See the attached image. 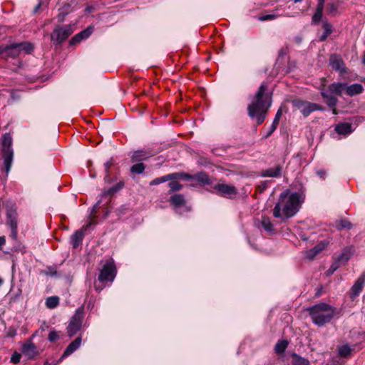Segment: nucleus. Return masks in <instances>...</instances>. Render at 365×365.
<instances>
[{"label":"nucleus","instance_id":"obj_21","mask_svg":"<svg viewBox=\"0 0 365 365\" xmlns=\"http://www.w3.org/2000/svg\"><path fill=\"white\" fill-rule=\"evenodd\" d=\"M345 91L348 96H354L361 94L364 91V88L361 84L354 83L349 86H346Z\"/></svg>","mask_w":365,"mask_h":365},{"label":"nucleus","instance_id":"obj_39","mask_svg":"<svg viewBox=\"0 0 365 365\" xmlns=\"http://www.w3.org/2000/svg\"><path fill=\"white\" fill-rule=\"evenodd\" d=\"M124 186V182L120 181L114 186L110 187L108 190L107 191V193L108 195H113L117 192H118L120 190H121Z\"/></svg>","mask_w":365,"mask_h":365},{"label":"nucleus","instance_id":"obj_33","mask_svg":"<svg viewBox=\"0 0 365 365\" xmlns=\"http://www.w3.org/2000/svg\"><path fill=\"white\" fill-rule=\"evenodd\" d=\"M59 304V298L58 297H50L46 299V305L49 309L56 308Z\"/></svg>","mask_w":365,"mask_h":365},{"label":"nucleus","instance_id":"obj_23","mask_svg":"<svg viewBox=\"0 0 365 365\" xmlns=\"http://www.w3.org/2000/svg\"><path fill=\"white\" fill-rule=\"evenodd\" d=\"M346 89V83H334L329 86L328 90L330 93L340 96Z\"/></svg>","mask_w":365,"mask_h":365},{"label":"nucleus","instance_id":"obj_46","mask_svg":"<svg viewBox=\"0 0 365 365\" xmlns=\"http://www.w3.org/2000/svg\"><path fill=\"white\" fill-rule=\"evenodd\" d=\"M58 337L59 336L56 331H51L50 333L48 334V339L50 341L53 342L57 340Z\"/></svg>","mask_w":365,"mask_h":365},{"label":"nucleus","instance_id":"obj_35","mask_svg":"<svg viewBox=\"0 0 365 365\" xmlns=\"http://www.w3.org/2000/svg\"><path fill=\"white\" fill-rule=\"evenodd\" d=\"M145 166L143 163H135L130 168V172L133 174H142L145 170Z\"/></svg>","mask_w":365,"mask_h":365},{"label":"nucleus","instance_id":"obj_22","mask_svg":"<svg viewBox=\"0 0 365 365\" xmlns=\"http://www.w3.org/2000/svg\"><path fill=\"white\" fill-rule=\"evenodd\" d=\"M20 45L19 43L11 44L9 46H7L4 49V53L6 56L11 58H16L21 53V49L19 47Z\"/></svg>","mask_w":365,"mask_h":365},{"label":"nucleus","instance_id":"obj_48","mask_svg":"<svg viewBox=\"0 0 365 365\" xmlns=\"http://www.w3.org/2000/svg\"><path fill=\"white\" fill-rule=\"evenodd\" d=\"M20 359H21V355L17 354V353H14L12 356H11V362H13L14 364H17L20 361Z\"/></svg>","mask_w":365,"mask_h":365},{"label":"nucleus","instance_id":"obj_17","mask_svg":"<svg viewBox=\"0 0 365 365\" xmlns=\"http://www.w3.org/2000/svg\"><path fill=\"white\" fill-rule=\"evenodd\" d=\"M86 230V227H83L81 230H77L71 236V244L72 245L73 248L78 247L80 245V244L82 242L83 239L84 237V230Z\"/></svg>","mask_w":365,"mask_h":365},{"label":"nucleus","instance_id":"obj_38","mask_svg":"<svg viewBox=\"0 0 365 365\" xmlns=\"http://www.w3.org/2000/svg\"><path fill=\"white\" fill-rule=\"evenodd\" d=\"M169 181L170 182L168 183V186L170 187V192L178 191L182 189V185L180 183H179L177 180H173Z\"/></svg>","mask_w":365,"mask_h":365},{"label":"nucleus","instance_id":"obj_6","mask_svg":"<svg viewBox=\"0 0 365 365\" xmlns=\"http://www.w3.org/2000/svg\"><path fill=\"white\" fill-rule=\"evenodd\" d=\"M83 309H77L67 327V333L70 337H72L81 330L83 322Z\"/></svg>","mask_w":365,"mask_h":365},{"label":"nucleus","instance_id":"obj_31","mask_svg":"<svg viewBox=\"0 0 365 365\" xmlns=\"http://www.w3.org/2000/svg\"><path fill=\"white\" fill-rule=\"evenodd\" d=\"M352 349L351 346L346 344L338 347L339 356L340 357H347L351 353Z\"/></svg>","mask_w":365,"mask_h":365},{"label":"nucleus","instance_id":"obj_30","mask_svg":"<svg viewBox=\"0 0 365 365\" xmlns=\"http://www.w3.org/2000/svg\"><path fill=\"white\" fill-rule=\"evenodd\" d=\"M336 227L339 230H350L352 227V225L346 219H340L336 222Z\"/></svg>","mask_w":365,"mask_h":365},{"label":"nucleus","instance_id":"obj_41","mask_svg":"<svg viewBox=\"0 0 365 365\" xmlns=\"http://www.w3.org/2000/svg\"><path fill=\"white\" fill-rule=\"evenodd\" d=\"M280 16L281 15L276 14H266V15H263V16H259L258 17V19L260 21H269V20H274Z\"/></svg>","mask_w":365,"mask_h":365},{"label":"nucleus","instance_id":"obj_7","mask_svg":"<svg viewBox=\"0 0 365 365\" xmlns=\"http://www.w3.org/2000/svg\"><path fill=\"white\" fill-rule=\"evenodd\" d=\"M115 274L116 269L114 262L111 260H107L103 265L98 279L101 282H113Z\"/></svg>","mask_w":365,"mask_h":365},{"label":"nucleus","instance_id":"obj_3","mask_svg":"<svg viewBox=\"0 0 365 365\" xmlns=\"http://www.w3.org/2000/svg\"><path fill=\"white\" fill-rule=\"evenodd\" d=\"M336 309L326 303H319L307 309L313 323L322 327L331 322Z\"/></svg>","mask_w":365,"mask_h":365},{"label":"nucleus","instance_id":"obj_5","mask_svg":"<svg viewBox=\"0 0 365 365\" xmlns=\"http://www.w3.org/2000/svg\"><path fill=\"white\" fill-rule=\"evenodd\" d=\"M73 33L71 25L57 26L51 34V40L53 43L61 44Z\"/></svg>","mask_w":365,"mask_h":365},{"label":"nucleus","instance_id":"obj_51","mask_svg":"<svg viewBox=\"0 0 365 365\" xmlns=\"http://www.w3.org/2000/svg\"><path fill=\"white\" fill-rule=\"evenodd\" d=\"M6 242L5 237L4 236L0 237V247L4 245Z\"/></svg>","mask_w":365,"mask_h":365},{"label":"nucleus","instance_id":"obj_19","mask_svg":"<svg viewBox=\"0 0 365 365\" xmlns=\"http://www.w3.org/2000/svg\"><path fill=\"white\" fill-rule=\"evenodd\" d=\"M327 244L321 242L313 248L306 252V257L309 259H313L320 252L325 249Z\"/></svg>","mask_w":365,"mask_h":365},{"label":"nucleus","instance_id":"obj_45","mask_svg":"<svg viewBox=\"0 0 365 365\" xmlns=\"http://www.w3.org/2000/svg\"><path fill=\"white\" fill-rule=\"evenodd\" d=\"M294 365H309V361L304 358L297 356L294 360Z\"/></svg>","mask_w":365,"mask_h":365},{"label":"nucleus","instance_id":"obj_15","mask_svg":"<svg viewBox=\"0 0 365 365\" xmlns=\"http://www.w3.org/2000/svg\"><path fill=\"white\" fill-rule=\"evenodd\" d=\"M81 337H77L74 341H73L69 345L66 347L64 352L63 353L61 359L66 358L73 354L75 351H76L81 346Z\"/></svg>","mask_w":365,"mask_h":365},{"label":"nucleus","instance_id":"obj_53","mask_svg":"<svg viewBox=\"0 0 365 365\" xmlns=\"http://www.w3.org/2000/svg\"><path fill=\"white\" fill-rule=\"evenodd\" d=\"M362 63L365 66V52L364 53L362 56Z\"/></svg>","mask_w":365,"mask_h":365},{"label":"nucleus","instance_id":"obj_28","mask_svg":"<svg viewBox=\"0 0 365 365\" xmlns=\"http://www.w3.org/2000/svg\"><path fill=\"white\" fill-rule=\"evenodd\" d=\"M340 6V1H335L329 2L327 4V11L331 15H336Z\"/></svg>","mask_w":365,"mask_h":365},{"label":"nucleus","instance_id":"obj_13","mask_svg":"<svg viewBox=\"0 0 365 365\" xmlns=\"http://www.w3.org/2000/svg\"><path fill=\"white\" fill-rule=\"evenodd\" d=\"M321 95L325 101L327 106L333 108V113L336 114V108H334L338 102V99L333 93H329L324 88L321 89Z\"/></svg>","mask_w":365,"mask_h":365},{"label":"nucleus","instance_id":"obj_14","mask_svg":"<svg viewBox=\"0 0 365 365\" xmlns=\"http://www.w3.org/2000/svg\"><path fill=\"white\" fill-rule=\"evenodd\" d=\"M353 255V252L351 248H345L342 250V252L338 255H334V260L339 263L341 266L345 265L349 259Z\"/></svg>","mask_w":365,"mask_h":365},{"label":"nucleus","instance_id":"obj_27","mask_svg":"<svg viewBox=\"0 0 365 365\" xmlns=\"http://www.w3.org/2000/svg\"><path fill=\"white\" fill-rule=\"evenodd\" d=\"M261 225L268 233L272 234L273 232V224L269 217L263 216L261 220Z\"/></svg>","mask_w":365,"mask_h":365},{"label":"nucleus","instance_id":"obj_10","mask_svg":"<svg viewBox=\"0 0 365 365\" xmlns=\"http://www.w3.org/2000/svg\"><path fill=\"white\" fill-rule=\"evenodd\" d=\"M214 189L218 195L227 198H233L237 194V188L229 184L218 183L214 186Z\"/></svg>","mask_w":365,"mask_h":365},{"label":"nucleus","instance_id":"obj_4","mask_svg":"<svg viewBox=\"0 0 365 365\" xmlns=\"http://www.w3.org/2000/svg\"><path fill=\"white\" fill-rule=\"evenodd\" d=\"M12 138L10 133H5L1 138V152L4 159V169L6 174L11 170L14 158V151L11 148Z\"/></svg>","mask_w":365,"mask_h":365},{"label":"nucleus","instance_id":"obj_58","mask_svg":"<svg viewBox=\"0 0 365 365\" xmlns=\"http://www.w3.org/2000/svg\"><path fill=\"white\" fill-rule=\"evenodd\" d=\"M45 365H49L48 363H46Z\"/></svg>","mask_w":365,"mask_h":365},{"label":"nucleus","instance_id":"obj_47","mask_svg":"<svg viewBox=\"0 0 365 365\" xmlns=\"http://www.w3.org/2000/svg\"><path fill=\"white\" fill-rule=\"evenodd\" d=\"M341 266L334 260L328 271L330 274H333Z\"/></svg>","mask_w":365,"mask_h":365},{"label":"nucleus","instance_id":"obj_44","mask_svg":"<svg viewBox=\"0 0 365 365\" xmlns=\"http://www.w3.org/2000/svg\"><path fill=\"white\" fill-rule=\"evenodd\" d=\"M113 165V158H110L109 160H108L106 163H104L105 171L106 173L105 179L109 178V175H110L109 170Z\"/></svg>","mask_w":365,"mask_h":365},{"label":"nucleus","instance_id":"obj_24","mask_svg":"<svg viewBox=\"0 0 365 365\" xmlns=\"http://www.w3.org/2000/svg\"><path fill=\"white\" fill-rule=\"evenodd\" d=\"M335 130L341 135H347L352 132L351 124L349 123H341L336 125Z\"/></svg>","mask_w":365,"mask_h":365},{"label":"nucleus","instance_id":"obj_29","mask_svg":"<svg viewBox=\"0 0 365 365\" xmlns=\"http://www.w3.org/2000/svg\"><path fill=\"white\" fill-rule=\"evenodd\" d=\"M282 115V111L281 109H279L275 115L274 119L272 124L271 125V128H270V130L266 136L267 138L268 136H269L277 128V125L279 124V122Z\"/></svg>","mask_w":365,"mask_h":365},{"label":"nucleus","instance_id":"obj_20","mask_svg":"<svg viewBox=\"0 0 365 365\" xmlns=\"http://www.w3.org/2000/svg\"><path fill=\"white\" fill-rule=\"evenodd\" d=\"M170 202L175 209H178L185 205V200L182 195L175 194L170 197Z\"/></svg>","mask_w":365,"mask_h":365},{"label":"nucleus","instance_id":"obj_36","mask_svg":"<svg viewBox=\"0 0 365 365\" xmlns=\"http://www.w3.org/2000/svg\"><path fill=\"white\" fill-rule=\"evenodd\" d=\"M192 179H195V180H197L198 182H200L203 184H208L210 182L208 175L207 174H205V173H200L195 175H192Z\"/></svg>","mask_w":365,"mask_h":365},{"label":"nucleus","instance_id":"obj_37","mask_svg":"<svg viewBox=\"0 0 365 365\" xmlns=\"http://www.w3.org/2000/svg\"><path fill=\"white\" fill-rule=\"evenodd\" d=\"M323 9L316 8V11L312 16V23L317 24L319 23L322 17Z\"/></svg>","mask_w":365,"mask_h":365},{"label":"nucleus","instance_id":"obj_57","mask_svg":"<svg viewBox=\"0 0 365 365\" xmlns=\"http://www.w3.org/2000/svg\"><path fill=\"white\" fill-rule=\"evenodd\" d=\"M363 82H364V84H365V78L363 80Z\"/></svg>","mask_w":365,"mask_h":365},{"label":"nucleus","instance_id":"obj_12","mask_svg":"<svg viewBox=\"0 0 365 365\" xmlns=\"http://www.w3.org/2000/svg\"><path fill=\"white\" fill-rule=\"evenodd\" d=\"M365 284V275H361L351 288L350 299L354 300L363 290Z\"/></svg>","mask_w":365,"mask_h":365},{"label":"nucleus","instance_id":"obj_25","mask_svg":"<svg viewBox=\"0 0 365 365\" xmlns=\"http://www.w3.org/2000/svg\"><path fill=\"white\" fill-rule=\"evenodd\" d=\"M150 155L148 153L143 150H136L131 156V161L133 163L140 162L147 160Z\"/></svg>","mask_w":365,"mask_h":365},{"label":"nucleus","instance_id":"obj_11","mask_svg":"<svg viewBox=\"0 0 365 365\" xmlns=\"http://www.w3.org/2000/svg\"><path fill=\"white\" fill-rule=\"evenodd\" d=\"M329 65L340 73H347V68L341 57L337 54H332L329 58Z\"/></svg>","mask_w":365,"mask_h":365},{"label":"nucleus","instance_id":"obj_43","mask_svg":"<svg viewBox=\"0 0 365 365\" xmlns=\"http://www.w3.org/2000/svg\"><path fill=\"white\" fill-rule=\"evenodd\" d=\"M21 51H25L26 53H29L33 50V46L29 43H19Z\"/></svg>","mask_w":365,"mask_h":365},{"label":"nucleus","instance_id":"obj_54","mask_svg":"<svg viewBox=\"0 0 365 365\" xmlns=\"http://www.w3.org/2000/svg\"><path fill=\"white\" fill-rule=\"evenodd\" d=\"M40 6H41V4H38L37 5V6H36V8L35 11H36V10L40 7Z\"/></svg>","mask_w":365,"mask_h":365},{"label":"nucleus","instance_id":"obj_56","mask_svg":"<svg viewBox=\"0 0 365 365\" xmlns=\"http://www.w3.org/2000/svg\"><path fill=\"white\" fill-rule=\"evenodd\" d=\"M3 280L0 278V286L2 284Z\"/></svg>","mask_w":365,"mask_h":365},{"label":"nucleus","instance_id":"obj_8","mask_svg":"<svg viewBox=\"0 0 365 365\" xmlns=\"http://www.w3.org/2000/svg\"><path fill=\"white\" fill-rule=\"evenodd\" d=\"M17 210L15 205L12 204L6 207V224L11 227L12 238L16 239L17 236Z\"/></svg>","mask_w":365,"mask_h":365},{"label":"nucleus","instance_id":"obj_18","mask_svg":"<svg viewBox=\"0 0 365 365\" xmlns=\"http://www.w3.org/2000/svg\"><path fill=\"white\" fill-rule=\"evenodd\" d=\"M92 33V29L91 28H87L86 29L81 31L80 33L75 35L70 41V45H76L80 43L82 40L87 38Z\"/></svg>","mask_w":365,"mask_h":365},{"label":"nucleus","instance_id":"obj_52","mask_svg":"<svg viewBox=\"0 0 365 365\" xmlns=\"http://www.w3.org/2000/svg\"><path fill=\"white\" fill-rule=\"evenodd\" d=\"M95 289H96V290L100 292V291H101L103 289V286L100 287V286H98L97 284H95Z\"/></svg>","mask_w":365,"mask_h":365},{"label":"nucleus","instance_id":"obj_1","mask_svg":"<svg viewBox=\"0 0 365 365\" xmlns=\"http://www.w3.org/2000/svg\"><path fill=\"white\" fill-rule=\"evenodd\" d=\"M267 83L263 82L247 107L249 116L251 118H255L257 125H260L264 121L267 113L272 106V93L267 91Z\"/></svg>","mask_w":365,"mask_h":365},{"label":"nucleus","instance_id":"obj_55","mask_svg":"<svg viewBox=\"0 0 365 365\" xmlns=\"http://www.w3.org/2000/svg\"><path fill=\"white\" fill-rule=\"evenodd\" d=\"M301 1H302V0H294V2H295V3H299V2H301Z\"/></svg>","mask_w":365,"mask_h":365},{"label":"nucleus","instance_id":"obj_9","mask_svg":"<svg viewBox=\"0 0 365 365\" xmlns=\"http://www.w3.org/2000/svg\"><path fill=\"white\" fill-rule=\"evenodd\" d=\"M293 104L304 116L309 115L314 110H324V108L317 103L300 100L294 101Z\"/></svg>","mask_w":365,"mask_h":365},{"label":"nucleus","instance_id":"obj_49","mask_svg":"<svg viewBox=\"0 0 365 365\" xmlns=\"http://www.w3.org/2000/svg\"><path fill=\"white\" fill-rule=\"evenodd\" d=\"M317 1H318V3H317V7L321 8V9H324V6L325 0H317Z\"/></svg>","mask_w":365,"mask_h":365},{"label":"nucleus","instance_id":"obj_26","mask_svg":"<svg viewBox=\"0 0 365 365\" xmlns=\"http://www.w3.org/2000/svg\"><path fill=\"white\" fill-rule=\"evenodd\" d=\"M167 175H168V178H169V180H175L177 181L178 180H190V179L192 178V175L187 174V173H182V172L170 173V174H168Z\"/></svg>","mask_w":365,"mask_h":365},{"label":"nucleus","instance_id":"obj_2","mask_svg":"<svg viewBox=\"0 0 365 365\" xmlns=\"http://www.w3.org/2000/svg\"><path fill=\"white\" fill-rule=\"evenodd\" d=\"M302 196L298 192L289 195L288 190L282 192L273 209V215L283 221L294 216L302 202Z\"/></svg>","mask_w":365,"mask_h":365},{"label":"nucleus","instance_id":"obj_34","mask_svg":"<svg viewBox=\"0 0 365 365\" xmlns=\"http://www.w3.org/2000/svg\"><path fill=\"white\" fill-rule=\"evenodd\" d=\"M288 346V342L286 340L279 341L274 348L275 352L277 354L283 353Z\"/></svg>","mask_w":365,"mask_h":365},{"label":"nucleus","instance_id":"obj_32","mask_svg":"<svg viewBox=\"0 0 365 365\" xmlns=\"http://www.w3.org/2000/svg\"><path fill=\"white\" fill-rule=\"evenodd\" d=\"M324 32L322 35L320 36V41H324L327 39V38L332 33V26L328 22H324L323 24Z\"/></svg>","mask_w":365,"mask_h":365},{"label":"nucleus","instance_id":"obj_42","mask_svg":"<svg viewBox=\"0 0 365 365\" xmlns=\"http://www.w3.org/2000/svg\"><path fill=\"white\" fill-rule=\"evenodd\" d=\"M169 178H168V175H166L160 178H155L150 182V185H156L162 182H167Z\"/></svg>","mask_w":365,"mask_h":365},{"label":"nucleus","instance_id":"obj_40","mask_svg":"<svg viewBox=\"0 0 365 365\" xmlns=\"http://www.w3.org/2000/svg\"><path fill=\"white\" fill-rule=\"evenodd\" d=\"M36 351V346L32 343L26 344L23 346V351L28 355L33 354Z\"/></svg>","mask_w":365,"mask_h":365},{"label":"nucleus","instance_id":"obj_16","mask_svg":"<svg viewBox=\"0 0 365 365\" xmlns=\"http://www.w3.org/2000/svg\"><path fill=\"white\" fill-rule=\"evenodd\" d=\"M282 167L279 165L274 168L262 170L260 175L262 177L278 178L281 176Z\"/></svg>","mask_w":365,"mask_h":365},{"label":"nucleus","instance_id":"obj_50","mask_svg":"<svg viewBox=\"0 0 365 365\" xmlns=\"http://www.w3.org/2000/svg\"><path fill=\"white\" fill-rule=\"evenodd\" d=\"M317 174L320 176L321 178H324L326 171L324 170H320L317 171Z\"/></svg>","mask_w":365,"mask_h":365}]
</instances>
